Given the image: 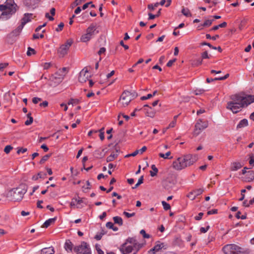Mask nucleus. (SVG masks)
<instances>
[{
    "label": "nucleus",
    "mask_w": 254,
    "mask_h": 254,
    "mask_svg": "<svg viewBox=\"0 0 254 254\" xmlns=\"http://www.w3.org/2000/svg\"><path fill=\"white\" fill-rule=\"evenodd\" d=\"M151 97H152L151 94H148L146 96H142V97H141L140 99L142 100H147V99H150Z\"/></svg>",
    "instance_id": "e2e57ef3"
},
{
    "label": "nucleus",
    "mask_w": 254,
    "mask_h": 254,
    "mask_svg": "<svg viewBox=\"0 0 254 254\" xmlns=\"http://www.w3.org/2000/svg\"><path fill=\"white\" fill-rule=\"evenodd\" d=\"M32 14L31 13H25L21 20L22 25L24 26L27 23L30 22L32 19Z\"/></svg>",
    "instance_id": "2eb2a0df"
},
{
    "label": "nucleus",
    "mask_w": 254,
    "mask_h": 254,
    "mask_svg": "<svg viewBox=\"0 0 254 254\" xmlns=\"http://www.w3.org/2000/svg\"><path fill=\"white\" fill-rule=\"evenodd\" d=\"M33 37L34 39H38L39 38H43L44 37V35L43 34H34L33 35Z\"/></svg>",
    "instance_id": "603ef678"
},
{
    "label": "nucleus",
    "mask_w": 254,
    "mask_h": 254,
    "mask_svg": "<svg viewBox=\"0 0 254 254\" xmlns=\"http://www.w3.org/2000/svg\"><path fill=\"white\" fill-rule=\"evenodd\" d=\"M17 7L13 0H7L4 4H0V10L2 11L0 18L2 20L9 18L16 11Z\"/></svg>",
    "instance_id": "20e7f679"
},
{
    "label": "nucleus",
    "mask_w": 254,
    "mask_h": 254,
    "mask_svg": "<svg viewBox=\"0 0 254 254\" xmlns=\"http://www.w3.org/2000/svg\"><path fill=\"white\" fill-rule=\"evenodd\" d=\"M159 3L158 2H156L155 3H154V5L152 4H150L148 5L147 7L150 10H154L155 9V8L159 5Z\"/></svg>",
    "instance_id": "c9c22d12"
},
{
    "label": "nucleus",
    "mask_w": 254,
    "mask_h": 254,
    "mask_svg": "<svg viewBox=\"0 0 254 254\" xmlns=\"http://www.w3.org/2000/svg\"><path fill=\"white\" fill-rule=\"evenodd\" d=\"M136 96L137 94L135 92L131 93L128 91H125L121 96L119 104L121 107H125Z\"/></svg>",
    "instance_id": "0eeeda50"
},
{
    "label": "nucleus",
    "mask_w": 254,
    "mask_h": 254,
    "mask_svg": "<svg viewBox=\"0 0 254 254\" xmlns=\"http://www.w3.org/2000/svg\"><path fill=\"white\" fill-rule=\"evenodd\" d=\"M24 26L22 25V24L21 23L19 26H18L17 28H16L14 30H13L12 32V34L13 36H17L19 35V34L21 32L23 27Z\"/></svg>",
    "instance_id": "412c9836"
},
{
    "label": "nucleus",
    "mask_w": 254,
    "mask_h": 254,
    "mask_svg": "<svg viewBox=\"0 0 254 254\" xmlns=\"http://www.w3.org/2000/svg\"><path fill=\"white\" fill-rule=\"evenodd\" d=\"M176 59L172 60H170L167 64V66L168 67L171 66L172 65V64H173V63L176 61Z\"/></svg>",
    "instance_id": "338daca9"
},
{
    "label": "nucleus",
    "mask_w": 254,
    "mask_h": 254,
    "mask_svg": "<svg viewBox=\"0 0 254 254\" xmlns=\"http://www.w3.org/2000/svg\"><path fill=\"white\" fill-rule=\"evenodd\" d=\"M114 223L122 226L123 224L122 218L119 216H115L113 217Z\"/></svg>",
    "instance_id": "cd10ccee"
},
{
    "label": "nucleus",
    "mask_w": 254,
    "mask_h": 254,
    "mask_svg": "<svg viewBox=\"0 0 254 254\" xmlns=\"http://www.w3.org/2000/svg\"><path fill=\"white\" fill-rule=\"evenodd\" d=\"M64 26V24L63 22L60 23L58 25V28L56 29L57 31H61Z\"/></svg>",
    "instance_id": "680f3d73"
},
{
    "label": "nucleus",
    "mask_w": 254,
    "mask_h": 254,
    "mask_svg": "<svg viewBox=\"0 0 254 254\" xmlns=\"http://www.w3.org/2000/svg\"><path fill=\"white\" fill-rule=\"evenodd\" d=\"M118 151L117 150L115 152H113L110 156L107 157L106 161L107 162L113 161L116 159L118 156Z\"/></svg>",
    "instance_id": "dca6fc26"
},
{
    "label": "nucleus",
    "mask_w": 254,
    "mask_h": 254,
    "mask_svg": "<svg viewBox=\"0 0 254 254\" xmlns=\"http://www.w3.org/2000/svg\"><path fill=\"white\" fill-rule=\"evenodd\" d=\"M141 248L140 244L133 238H128L120 250L123 254H136Z\"/></svg>",
    "instance_id": "7ed1b4c3"
},
{
    "label": "nucleus",
    "mask_w": 254,
    "mask_h": 254,
    "mask_svg": "<svg viewBox=\"0 0 254 254\" xmlns=\"http://www.w3.org/2000/svg\"><path fill=\"white\" fill-rule=\"evenodd\" d=\"M148 16H149L148 20H152V19H154L155 17H158V14L154 15V14H152L151 13H148Z\"/></svg>",
    "instance_id": "6e6d98bb"
},
{
    "label": "nucleus",
    "mask_w": 254,
    "mask_h": 254,
    "mask_svg": "<svg viewBox=\"0 0 254 254\" xmlns=\"http://www.w3.org/2000/svg\"><path fill=\"white\" fill-rule=\"evenodd\" d=\"M104 128H102L99 130H98V132H99V137L101 140H104Z\"/></svg>",
    "instance_id": "58836bf2"
},
{
    "label": "nucleus",
    "mask_w": 254,
    "mask_h": 254,
    "mask_svg": "<svg viewBox=\"0 0 254 254\" xmlns=\"http://www.w3.org/2000/svg\"><path fill=\"white\" fill-rule=\"evenodd\" d=\"M204 190L202 189H199L190 192L188 195L187 197L189 198L191 200H194L196 197L203 192Z\"/></svg>",
    "instance_id": "4468645a"
},
{
    "label": "nucleus",
    "mask_w": 254,
    "mask_h": 254,
    "mask_svg": "<svg viewBox=\"0 0 254 254\" xmlns=\"http://www.w3.org/2000/svg\"><path fill=\"white\" fill-rule=\"evenodd\" d=\"M27 150V148H18L17 153L19 154L20 153H25Z\"/></svg>",
    "instance_id": "a18cd8bd"
},
{
    "label": "nucleus",
    "mask_w": 254,
    "mask_h": 254,
    "mask_svg": "<svg viewBox=\"0 0 254 254\" xmlns=\"http://www.w3.org/2000/svg\"><path fill=\"white\" fill-rule=\"evenodd\" d=\"M106 52V49L104 47H102L100 49L99 51L98 52V54L99 55H102V54H104Z\"/></svg>",
    "instance_id": "774afa93"
},
{
    "label": "nucleus",
    "mask_w": 254,
    "mask_h": 254,
    "mask_svg": "<svg viewBox=\"0 0 254 254\" xmlns=\"http://www.w3.org/2000/svg\"><path fill=\"white\" fill-rule=\"evenodd\" d=\"M213 21V19H212V20H209V19L206 20L205 21V22L203 23V27H209V26H210L212 24V23Z\"/></svg>",
    "instance_id": "4c0bfd02"
},
{
    "label": "nucleus",
    "mask_w": 254,
    "mask_h": 254,
    "mask_svg": "<svg viewBox=\"0 0 254 254\" xmlns=\"http://www.w3.org/2000/svg\"><path fill=\"white\" fill-rule=\"evenodd\" d=\"M90 74L88 70L84 68L79 73L78 80L81 83H84L89 79Z\"/></svg>",
    "instance_id": "f8f14e48"
},
{
    "label": "nucleus",
    "mask_w": 254,
    "mask_h": 254,
    "mask_svg": "<svg viewBox=\"0 0 254 254\" xmlns=\"http://www.w3.org/2000/svg\"><path fill=\"white\" fill-rule=\"evenodd\" d=\"M207 127V122H203L202 120H199L195 125V128L193 132V135L195 136L198 135Z\"/></svg>",
    "instance_id": "9d476101"
},
{
    "label": "nucleus",
    "mask_w": 254,
    "mask_h": 254,
    "mask_svg": "<svg viewBox=\"0 0 254 254\" xmlns=\"http://www.w3.org/2000/svg\"><path fill=\"white\" fill-rule=\"evenodd\" d=\"M54 249L52 247L44 248L41 252V254H54Z\"/></svg>",
    "instance_id": "6ab92c4d"
},
{
    "label": "nucleus",
    "mask_w": 254,
    "mask_h": 254,
    "mask_svg": "<svg viewBox=\"0 0 254 254\" xmlns=\"http://www.w3.org/2000/svg\"><path fill=\"white\" fill-rule=\"evenodd\" d=\"M60 77V75L59 74H57V72L53 76L52 78L53 79H55L57 80V82H60L61 81H59V77Z\"/></svg>",
    "instance_id": "0e129e2a"
},
{
    "label": "nucleus",
    "mask_w": 254,
    "mask_h": 254,
    "mask_svg": "<svg viewBox=\"0 0 254 254\" xmlns=\"http://www.w3.org/2000/svg\"><path fill=\"white\" fill-rule=\"evenodd\" d=\"M27 192V188L24 185H20L16 188H13L8 191L6 194L7 197L14 201H21Z\"/></svg>",
    "instance_id": "39448f33"
},
{
    "label": "nucleus",
    "mask_w": 254,
    "mask_h": 254,
    "mask_svg": "<svg viewBox=\"0 0 254 254\" xmlns=\"http://www.w3.org/2000/svg\"><path fill=\"white\" fill-rule=\"evenodd\" d=\"M104 234L105 233L104 232L97 234L95 236V239L97 240H100Z\"/></svg>",
    "instance_id": "c03bdc74"
},
{
    "label": "nucleus",
    "mask_w": 254,
    "mask_h": 254,
    "mask_svg": "<svg viewBox=\"0 0 254 254\" xmlns=\"http://www.w3.org/2000/svg\"><path fill=\"white\" fill-rule=\"evenodd\" d=\"M66 73V68L63 67L62 69H59L57 71V74H59L60 77H59V81H62L64 76L65 75Z\"/></svg>",
    "instance_id": "a211bd4d"
},
{
    "label": "nucleus",
    "mask_w": 254,
    "mask_h": 254,
    "mask_svg": "<svg viewBox=\"0 0 254 254\" xmlns=\"http://www.w3.org/2000/svg\"><path fill=\"white\" fill-rule=\"evenodd\" d=\"M203 215V213L202 212H200L199 213H198V215H197L195 217V219L196 220H200L201 219Z\"/></svg>",
    "instance_id": "69168bd1"
},
{
    "label": "nucleus",
    "mask_w": 254,
    "mask_h": 254,
    "mask_svg": "<svg viewBox=\"0 0 254 254\" xmlns=\"http://www.w3.org/2000/svg\"><path fill=\"white\" fill-rule=\"evenodd\" d=\"M46 176H47V174L46 173L40 172V173H39L37 176H34L32 177V179L33 180L36 181V180H38L39 178H44L45 177H46Z\"/></svg>",
    "instance_id": "c85d7f7f"
},
{
    "label": "nucleus",
    "mask_w": 254,
    "mask_h": 254,
    "mask_svg": "<svg viewBox=\"0 0 254 254\" xmlns=\"http://www.w3.org/2000/svg\"><path fill=\"white\" fill-rule=\"evenodd\" d=\"M248 125V121L247 119H244L241 120L237 125V128H240L247 127Z\"/></svg>",
    "instance_id": "4be33fe9"
},
{
    "label": "nucleus",
    "mask_w": 254,
    "mask_h": 254,
    "mask_svg": "<svg viewBox=\"0 0 254 254\" xmlns=\"http://www.w3.org/2000/svg\"><path fill=\"white\" fill-rule=\"evenodd\" d=\"M155 111L151 107H149L145 112L146 115L150 118H153L155 115Z\"/></svg>",
    "instance_id": "b1692460"
},
{
    "label": "nucleus",
    "mask_w": 254,
    "mask_h": 254,
    "mask_svg": "<svg viewBox=\"0 0 254 254\" xmlns=\"http://www.w3.org/2000/svg\"><path fill=\"white\" fill-rule=\"evenodd\" d=\"M242 167L241 164L239 162H235L232 164V166L231 167V170L233 171H235L240 169Z\"/></svg>",
    "instance_id": "393cba45"
},
{
    "label": "nucleus",
    "mask_w": 254,
    "mask_h": 254,
    "mask_svg": "<svg viewBox=\"0 0 254 254\" xmlns=\"http://www.w3.org/2000/svg\"><path fill=\"white\" fill-rule=\"evenodd\" d=\"M124 215H125L127 218H130L131 217L134 216L135 215V213H129L126 211H124L123 212Z\"/></svg>",
    "instance_id": "de8ad7c7"
},
{
    "label": "nucleus",
    "mask_w": 254,
    "mask_h": 254,
    "mask_svg": "<svg viewBox=\"0 0 254 254\" xmlns=\"http://www.w3.org/2000/svg\"><path fill=\"white\" fill-rule=\"evenodd\" d=\"M162 204L163 206V208L165 210H168L170 209L171 206H170V204L169 203H167L166 202H165V201H162Z\"/></svg>",
    "instance_id": "e433bc0d"
},
{
    "label": "nucleus",
    "mask_w": 254,
    "mask_h": 254,
    "mask_svg": "<svg viewBox=\"0 0 254 254\" xmlns=\"http://www.w3.org/2000/svg\"><path fill=\"white\" fill-rule=\"evenodd\" d=\"M33 118H32V117H30V119H29L28 120H27L25 122V124L26 126L30 125H31V124L33 123Z\"/></svg>",
    "instance_id": "13d9d810"
},
{
    "label": "nucleus",
    "mask_w": 254,
    "mask_h": 254,
    "mask_svg": "<svg viewBox=\"0 0 254 254\" xmlns=\"http://www.w3.org/2000/svg\"><path fill=\"white\" fill-rule=\"evenodd\" d=\"M140 233L143 235L144 238H150V235L149 234H147L144 230H141L140 232Z\"/></svg>",
    "instance_id": "49530a36"
},
{
    "label": "nucleus",
    "mask_w": 254,
    "mask_h": 254,
    "mask_svg": "<svg viewBox=\"0 0 254 254\" xmlns=\"http://www.w3.org/2000/svg\"><path fill=\"white\" fill-rule=\"evenodd\" d=\"M35 53V51L34 49L29 47L28 48V51L27 52V55L28 56H30L32 54H34Z\"/></svg>",
    "instance_id": "a19ab883"
},
{
    "label": "nucleus",
    "mask_w": 254,
    "mask_h": 254,
    "mask_svg": "<svg viewBox=\"0 0 254 254\" xmlns=\"http://www.w3.org/2000/svg\"><path fill=\"white\" fill-rule=\"evenodd\" d=\"M56 220V218H50L48 220H46L44 224H43V227L44 228H47L50 225H51L52 224H53L55 223V221Z\"/></svg>",
    "instance_id": "5701e85b"
},
{
    "label": "nucleus",
    "mask_w": 254,
    "mask_h": 254,
    "mask_svg": "<svg viewBox=\"0 0 254 254\" xmlns=\"http://www.w3.org/2000/svg\"><path fill=\"white\" fill-rule=\"evenodd\" d=\"M209 228V226H207L206 228L201 227L200 229V231L201 233H205L208 230Z\"/></svg>",
    "instance_id": "3c124183"
},
{
    "label": "nucleus",
    "mask_w": 254,
    "mask_h": 254,
    "mask_svg": "<svg viewBox=\"0 0 254 254\" xmlns=\"http://www.w3.org/2000/svg\"><path fill=\"white\" fill-rule=\"evenodd\" d=\"M225 254H248V252L236 244H229L223 248Z\"/></svg>",
    "instance_id": "423d86ee"
},
{
    "label": "nucleus",
    "mask_w": 254,
    "mask_h": 254,
    "mask_svg": "<svg viewBox=\"0 0 254 254\" xmlns=\"http://www.w3.org/2000/svg\"><path fill=\"white\" fill-rule=\"evenodd\" d=\"M12 149L13 147L11 145H6L4 149V151L5 153L8 154Z\"/></svg>",
    "instance_id": "ea45409f"
},
{
    "label": "nucleus",
    "mask_w": 254,
    "mask_h": 254,
    "mask_svg": "<svg viewBox=\"0 0 254 254\" xmlns=\"http://www.w3.org/2000/svg\"><path fill=\"white\" fill-rule=\"evenodd\" d=\"M202 45H207L208 46L209 48L212 49H214V50H216L217 48L215 47H214L213 46H212L210 43H206V42H203L201 44Z\"/></svg>",
    "instance_id": "5fc2aeb1"
},
{
    "label": "nucleus",
    "mask_w": 254,
    "mask_h": 254,
    "mask_svg": "<svg viewBox=\"0 0 254 254\" xmlns=\"http://www.w3.org/2000/svg\"><path fill=\"white\" fill-rule=\"evenodd\" d=\"M8 65L7 63L0 64V71H2L3 68L6 67Z\"/></svg>",
    "instance_id": "09e8293b"
},
{
    "label": "nucleus",
    "mask_w": 254,
    "mask_h": 254,
    "mask_svg": "<svg viewBox=\"0 0 254 254\" xmlns=\"http://www.w3.org/2000/svg\"><path fill=\"white\" fill-rule=\"evenodd\" d=\"M96 25L94 24H91L86 29V33L81 36L80 41L82 42L89 41L94 35Z\"/></svg>",
    "instance_id": "6e6552de"
},
{
    "label": "nucleus",
    "mask_w": 254,
    "mask_h": 254,
    "mask_svg": "<svg viewBox=\"0 0 254 254\" xmlns=\"http://www.w3.org/2000/svg\"><path fill=\"white\" fill-rule=\"evenodd\" d=\"M182 13L183 15L187 17H190L191 16V14L188 8H183L182 9Z\"/></svg>",
    "instance_id": "2f4dec72"
},
{
    "label": "nucleus",
    "mask_w": 254,
    "mask_h": 254,
    "mask_svg": "<svg viewBox=\"0 0 254 254\" xmlns=\"http://www.w3.org/2000/svg\"><path fill=\"white\" fill-rule=\"evenodd\" d=\"M176 124V121L173 120L172 122L170 123V124L169 125V126L166 128V129L174 127Z\"/></svg>",
    "instance_id": "bf43d9fd"
},
{
    "label": "nucleus",
    "mask_w": 254,
    "mask_h": 254,
    "mask_svg": "<svg viewBox=\"0 0 254 254\" xmlns=\"http://www.w3.org/2000/svg\"><path fill=\"white\" fill-rule=\"evenodd\" d=\"M254 155L251 154L250 155L249 163L250 165H252L254 164Z\"/></svg>",
    "instance_id": "4d7b16f0"
},
{
    "label": "nucleus",
    "mask_w": 254,
    "mask_h": 254,
    "mask_svg": "<svg viewBox=\"0 0 254 254\" xmlns=\"http://www.w3.org/2000/svg\"><path fill=\"white\" fill-rule=\"evenodd\" d=\"M164 245L163 243H161L158 242L152 249L153 250H154L156 252H157L161 250L164 247Z\"/></svg>",
    "instance_id": "a878e982"
},
{
    "label": "nucleus",
    "mask_w": 254,
    "mask_h": 254,
    "mask_svg": "<svg viewBox=\"0 0 254 254\" xmlns=\"http://www.w3.org/2000/svg\"><path fill=\"white\" fill-rule=\"evenodd\" d=\"M171 155V152L168 151L166 152L165 154H163L162 153H160L159 154V156L160 157L163 158L164 159H168V158H172V157H171L170 158L169 157V156Z\"/></svg>",
    "instance_id": "473e14b6"
},
{
    "label": "nucleus",
    "mask_w": 254,
    "mask_h": 254,
    "mask_svg": "<svg viewBox=\"0 0 254 254\" xmlns=\"http://www.w3.org/2000/svg\"><path fill=\"white\" fill-rule=\"evenodd\" d=\"M106 225L107 228L111 229L114 231H117L118 230V227L114 226V224L111 222H107Z\"/></svg>",
    "instance_id": "c756f323"
},
{
    "label": "nucleus",
    "mask_w": 254,
    "mask_h": 254,
    "mask_svg": "<svg viewBox=\"0 0 254 254\" xmlns=\"http://www.w3.org/2000/svg\"><path fill=\"white\" fill-rule=\"evenodd\" d=\"M85 1V0H75L72 4V7H73L74 6H77L81 3L82 1Z\"/></svg>",
    "instance_id": "37998d69"
},
{
    "label": "nucleus",
    "mask_w": 254,
    "mask_h": 254,
    "mask_svg": "<svg viewBox=\"0 0 254 254\" xmlns=\"http://www.w3.org/2000/svg\"><path fill=\"white\" fill-rule=\"evenodd\" d=\"M231 101L228 102L227 109L230 110L234 114L240 112L243 108L247 107L254 102V96H244L239 94L233 95L231 97Z\"/></svg>",
    "instance_id": "f257e3e1"
},
{
    "label": "nucleus",
    "mask_w": 254,
    "mask_h": 254,
    "mask_svg": "<svg viewBox=\"0 0 254 254\" xmlns=\"http://www.w3.org/2000/svg\"><path fill=\"white\" fill-rule=\"evenodd\" d=\"M39 1L40 0H24L23 4L27 8L34 9Z\"/></svg>",
    "instance_id": "ddd939ff"
},
{
    "label": "nucleus",
    "mask_w": 254,
    "mask_h": 254,
    "mask_svg": "<svg viewBox=\"0 0 254 254\" xmlns=\"http://www.w3.org/2000/svg\"><path fill=\"white\" fill-rule=\"evenodd\" d=\"M42 99L38 97H34L32 99V102L34 104H37L39 101H41Z\"/></svg>",
    "instance_id": "864d4df0"
},
{
    "label": "nucleus",
    "mask_w": 254,
    "mask_h": 254,
    "mask_svg": "<svg viewBox=\"0 0 254 254\" xmlns=\"http://www.w3.org/2000/svg\"><path fill=\"white\" fill-rule=\"evenodd\" d=\"M72 44V40H68L66 41L65 43L62 45L58 50V53L62 57H64L67 53V51Z\"/></svg>",
    "instance_id": "9b49d317"
},
{
    "label": "nucleus",
    "mask_w": 254,
    "mask_h": 254,
    "mask_svg": "<svg viewBox=\"0 0 254 254\" xmlns=\"http://www.w3.org/2000/svg\"><path fill=\"white\" fill-rule=\"evenodd\" d=\"M42 66H43L44 69H47L50 68L51 66V63H44Z\"/></svg>",
    "instance_id": "052dcab7"
},
{
    "label": "nucleus",
    "mask_w": 254,
    "mask_h": 254,
    "mask_svg": "<svg viewBox=\"0 0 254 254\" xmlns=\"http://www.w3.org/2000/svg\"><path fill=\"white\" fill-rule=\"evenodd\" d=\"M197 159L196 155L188 154L175 160L172 165V168L177 171H181L192 165Z\"/></svg>",
    "instance_id": "f03ea898"
},
{
    "label": "nucleus",
    "mask_w": 254,
    "mask_h": 254,
    "mask_svg": "<svg viewBox=\"0 0 254 254\" xmlns=\"http://www.w3.org/2000/svg\"><path fill=\"white\" fill-rule=\"evenodd\" d=\"M246 181L250 182L254 180V172L248 171L246 176Z\"/></svg>",
    "instance_id": "aec40b11"
},
{
    "label": "nucleus",
    "mask_w": 254,
    "mask_h": 254,
    "mask_svg": "<svg viewBox=\"0 0 254 254\" xmlns=\"http://www.w3.org/2000/svg\"><path fill=\"white\" fill-rule=\"evenodd\" d=\"M79 100L77 99H70L68 102V105H72V106L78 104L79 103Z\"/></svg>",
    "instance_id": "72a5a7b5"
},
{
    "label": "nucleus",
    "mask_w": 254,
    "mask_h": 254,
    "mask_svg": "<svg viewBox=\"0 0 254 254\" xmlns=\"http://www.w3.org/2000/svg\"><path fill=\"white\" fill-rule=\"evenodd\" d=\"M227 25V23L226 22H224L218 25H216V26H214V27H213L210 30L211 31H215V30H218L219 28H223V27H225Z\"/></svg>",
    "instance_id": "bb28decb"
},
{
    "label": "nucleus",
    "mask_w": 254,
    "mask_h": 254,
    "mask_svg": "<svg viewBox=\"0 0 254 254\" xmlns=\"http://www.w3.org/2000/svg\"><path fill=\"white\" fill-rule=\"evenodd\" d=\"M205 92V90L203 89H196L193 92L196 95H200Z\"/></svg>",
    "instance_id": "79ce46f5"
},
{
    "label": "nucleus",
    "mask_w": 254,
    "mask_h": 254,
    "mask_svg": "<svg viewBox=\"0 0 254 254\" xmlns=\"http://www.w3.org/2000/svg\"><path fill=\"white\" fill-rule=\"evenodd\" d=\"M201 57L202 59H209V56L208 55V53L206 51L202 53Z\"/></svg>",
    "instance_id": "8fccbe9b"
},
{
    "label": "nucleus",
    "mask_w": 254,
    "mask_h": 254,
    "mask_svg": "<svg viewBox=\"0 0 254 254\" xmlns=\"http://www.w3.org/2000/svg\"><path fill=\"white\" fill-rule=\"evenodd\" d=\"M151 169H152L153 171H151L150 172V176L151 177H154L156 175L158 171V169L156 167L155 165H152L151 166Z\"/></svg>",
    "instance_id": "7c9ffc66"
},
{
    "label": "nucleus",
    "mask_w": 254,
    "mask_h": 254,
    "mask_svg": "<svg viewBox=\"0 0 254 254\" xmlns=\"http://www.w3.org/2000/svg\"><path fill=\"white\" fill-rule=\"evenodd\" d=\"M64 248L67 252H71L73 248V244L69 240H66Z\"/></svg>",
    "instance_id": "f3484780"
},
{
    "label": "nucleus",
    "mask_w": 254,
    "mask_h": 254,
    "mask_svg": "<svg viewBox=\"0 0 254 254\" xmlns=\"http://www.w3.org/2000/svg\"><path fill=\"white\" fill-rule=\"evenodd\" d=\"M51 156V154H47L44 156L40 161L39 163L41 164H44Z\"/></svg>",
    "instance_id": "f704fd0d"
},
{
    "label": "nucleus",
    "mask_w": 254,
    "mask_h": 254,
    "mask_svg": "<svg viewBox=\"0 0 254 254\" xmlns=\"http://www.w3.org/2000/svg\"><path fill=\"white\" fill-rule=\"evenodd\" d=\"M73 250L77 254H90L91 253L89 246L85 242H82L80 245L74 247Z\"/></svg>",
    "instance_id": "1a4fd4ad"
}]
</instances>
